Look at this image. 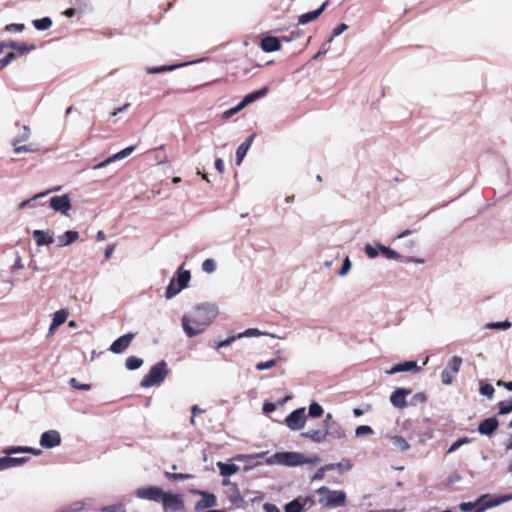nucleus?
I'll return each mask as SVG.
<instances>
[{"label": "nucleus", "mask_w": 512, "mask_h": 512, "mask_svg": "<svg viewBox=\"0 0 512 512\" xmlns=\"http://www.w3.org/2000/svg\"><path fill=\"white\" fill-rule=\"evenodd\" d=\"M143 364V360L136 356H129L126 359L125 366L128 370H136L140 368Z\"/></svg>", "instance_id": "nucleus-37"}, {"label": "nucleus", "mask_w": 512, "mask_h": 512, "mask_svg": "<svg viewBox=\"0 0 512 512\" xmlns=\"http://www.w3.org/2000/svg\"><path fill=\"white\" fill-rule=\"evenodd\" d=\"M512 412V400L499 403V414L505 415Z\"/></svg>", "instance_id": "nucleus-47"}, {"label": "nucleus", "mask_w": 512, "mask_h": 512, "mask_svg": "<svg viewBox=\"0 0 512 512\" xmlns=\"http://www.w3.org/2000/svg\"><path fill=\"white\" fill-rule=\"evenodd\" d=\"M32 23L37 30L41 31L47 30L52 26V20L49 17L33 20Z\"/></svg>", "instance_id": "nucleus-36"}, {"label": "nucleus", "mask_w": 512, "mask_h": 512, "mask_svg": "<svg viewBox=\"0 0 512 512\" xmlns=\"http://www.w3.org/2000/svg\"><path fill=\"white\" fill-rule=\"evenodd\" d=\"M5 46H6V48L17 50L20 54H24L25 52L29 51L30 49H34L33 45L28 47V46H26L24 44H19V43L14 42V41L5 42Z\"/></svg>", "instance_id": "nucleus-39"}, {"label": "nucleus", "mask_w": 512, "mask_h": 512, "mask_svg": "<svg viewBox=\"0 0 512 512\" xmlns=\"http://www.w3.org/2000/svg\"><path fill=\"white\" fill-rule=\"evenodd\" d=\"M256 336H269L271 338H278V339H285V336H279L272 333L262 332L257 328H249L245 330L244 332L238 333L237 338L241 339L244 337H256Z\"/></svg>", "instance_id": "nucleus-22"}, {"label": "nucleus", "mask_w": 512, "mask_h": 512, "mask_svg": "<svg viewBox=\"0 0 512 512\" xmlns=\"http://www.w3.org/2000/svg\"><path fill=\"white\" fill-rule=\"evenodd\" d=\"M470 442V439L467 438V437H463V438H459L458 440H456L448 449V453H453L455 452L457 449H459L462 445L464 444H467Z\"/></svg>", "instance_id": "nucleus-46"}, {"label": "nucleus", "mask_w": 512, "mask_h": 512, "mask_svg": "<svg viewBox=\"0 0 512 512\" xmlns=\"http://www.w3.org/2000/svg\"><path fill=\"white\" fill-rule=\"evenodd\" d=\"M134 335L129 333L116 339L110 346V351L115 354L124 352L130 345Z\"/></svg>", "instance_id": "nucleus-17"}, {"label": "nucleus", "mask_w": 512, "mask_h": 512, "mask_svg": "<svg viewBox=\"0 0 512 512\" xmlns=\"http://www.w3.org/2000/svg\"><path fill=\"white\" fill-rule=\"evenodd\" d=\"M308 412L311 417L318 418L323 414V408L318 403L313 402L309 405Z\"/></svg>", "instance_id": "nucleus-42"}, {"label": "nucleus", "mask_w": 512, "mask_h": 512, "mask_svg": "<svg viewBox=\"0 0 512 512\" xmlns=\"http://www.w3.org/2000/svg\"><path fill=\"white\" fill-rule=\"evenodd\" d=\"M59 189L60 188L57 187L55 189H51V190H47L45 192L38 193V194L34 195L33 197H31L30 199H27V200H24V201L20 202L19 205H18V208L19 209H25L27 207H34L36 200H38L40 198H43L46 195H48L49 193H51L52 191H57Z\"/></svg>", "instance_id": "nucleus-29"}, {"label": "nucleus", "mask_w": 512, "mask_h": 512, "mask_svg": "<svg viewBox=\"0 0 512 512\" xmlns=\"http://www.w3.org/2000/svg\"><path fill=\"white\" fill-rule=\"evenodd\" d=\"M183 64H180V65H171V66H158V67H151V68H148L147 69V72L150 73V74H155V73H162V72H166V71H172L180 66H182Z\"/></svg>", "instance_id": "nucleus-43"}, {"label": "nucleus", "mask_w": 512, "mask_h": 512, "mask_svg": "<svg viewBox=\"0 0 512 512\" xmlns=\"http://www.w3.org/2000/svg\"><path fill=\"white\" fill-rule=\"evenodd\" d=\"M494 392V387L490 384H484L480 388V393L484 396H487L489 399L493 397Z\"/></svg>", "instance_id": "nucleus-50"}, {"label": "nucleus", "mask_w": 512, "mask_h": 512, "mask_svg": "<svg viewBox=\"0 0 512 512\" xmlns=\"http://www.w3.org/2000/svg\"><path fill=\"white\" fill-rule=\"evenodd\" d=\"M348 29V25L342 23L340 25H338L336 28H334L333 30V35L332 37L328 40V43L332 42L333 38L334 37H337L339 35H341L344 31H346Z\"/></svg>", "instance_id": "nucleus-57"}, {"label": "nucleus", "mask_w": 512, "mask_h": 512, "mask_svg": "<svg viewBox=\"0 0 512 512\" xmlns=\"http://www.w3.org/2000/svg\"><path fill=\"white\" fill-rule=\"evenodd\" d=\"M102 512H126L124 508L120 506H110L102 510Z\"/></svg>", "instance_id": "nucleus-64"}, {"label": "nucleus", "mask_w": 512, "mask_h": 512, "mask_svg": "<svg viewBox=\"0 0 512 512\" xmlns=\"http://www.w3.org/2000/svg\"><path fill=\"white\" fill-rule=\"evenodd\" d=\"M254 135L249 136L242 144L239 145L236 151V164L240 165L244 159V157L247 154V151L249 150L252 141H253Z\"/></svg>", "instance_id": "nucleus-25"}, {"label": "nucleus", "mask_w": 512, "mask_h": 512, "mask_svg": "<svg viewBox=\"0 0 512 512\" xmlns=\"http://www.w3.org/2000/svg\"><path fill=\"white\" fill-rule=\"evenodd\" d=\"M218 308L214 304H200L182 317V328L192 338L201 334L217 317Z\"/></svg>", "instance_id": "nucleus-1"}, {"label": "nucleus", "mask_w": 512, "mask_h": 512, "mask_svg": "<svg viewBox=\"0 0 512 512\" xmlns=\"http://www.w3.org/2000/svg\"><path fill=\"white\" fill-rule=\"evenodd\" d=\"M3 453L7 455H14L18 453H31L33 455L38 456L42 453V451L40 449H35L28 446H14L4 449Z\"/></svg>", "instance_id": "nucleus-24"}, {"label": "nucleus", "mask_w": 512, "mask_h": 512, "mask_svg": "<svg viewBox=\"0 0 512 512\" xmlns=\"http://www.w3.org/2000/svg\"><path fill=\"white\" fill-rule=\"evenodd\" d=\"M498 425V420L495 417H491L479 424L478 431L482 435L490 436L497 429Z\"/></svg>", "instance_id": "nucleus-20"}, {"label": "nucleus", "mask_w": 512, "mask_h": 512, "mask_svg": "<svg viewBox=\"0 0 512 512\" xmlns=\"http://www.w3.org/2000/svg\"><path fill=\"white\" fill-rule=\"evenodd\" d=\"M79 238V233L77 231H66L62 235L58 236V247H65L73 242H75Z\"/></svg>", "instance_id": "nucleus-26"}, {"label": "nucleus", "mask_w": 512, "mask_h": 512, "mask_svg": "<svg viewBox=\"0 0 512 512\" xmlns=\"http://www.w3.org/2000/svg\"><path fill=\"white\" fill-rule=\"evenodd\" d=\"M196 493L202 496L195 504L196 511L213 508L217 505V498L214 494L205 491H196Z\"/></svg>", "instance_id": "nucleus-13"}, {"label": "nucleus", "mask_w": 512, "mask_h": 512, "mask_svg": "<svg viewBox=\"0 0 512 512\" xmlns=\"http://www.w3.org/2000/svg\"><path fill=\"white\" fill-rule=\"evenodd\" d=\"M390 440L394 447L399 451H406L410 448L409 443L402 436H391Z\"/></svg>", "instance_id": "nucleus-33"}, {"label": "nucleus", "mask_w": 512, "mask_h": 512, "mask_svg": "<svg viewBox=\"0 0 512 512\" xmlns=\"http://www.w3.org/2000/svg\"><path fill=\"white\" fill-rule=\"evenodd\" d=\"M306 414L304 408H299L291 412L286 418L285 423L291 430H300L306 423Z\"/></svg>", "instance_id": "nucleus-9"}, {"label": "nucleus", "mask_w": 512, "mask_h": 512, "mask_svg": "<svg viewBox=\"0 0 512 512\" xmlns=\"http://www.w3.org/2000/svg\"><path fill=\"white\" fill-rule=\"evenodd\" d=\"M217 467L220 470V474L224 477H229L238 472L239 467L235 464H227L223 462H217Z\"/></svg>", "instance_id": "nucleus-31"}, {"label": "nucleus", "mask_w": 512, "mask_h": 512, "mask_svg": "<svg viewBox=\"0 0 512 512\" xmlns=\"http://www.w3.org/2000/svg\"><path fill=\"white\" fill-rule=\"evenodd\" d=\"M263 509L265 512H281L280 509L276 505L271 504V503H265L263 505Z\"/></svg>", "instance_id": "nucleus-63"}, {"label": "nucleus", "mask_w": 512, "mask_h": 512, "mask_svg": "<svg viewBox=\"0 0 512 512\" xmlns=\"http://www.w3.org/2000/svg\"><path fill=\"white\" fill-rule=\"evenodd\" d=\"M61 443L60 433L56 430L44 432L40 437V445L44 448H54Z\"/></svg>", "instance_id": "nucleus-12"}, {"label": "nucleus", "mask_w": 512, "mask_h": 512, "mask_svg": "<svg viewBox=\"0 0 512 512\" xmlns=\"http://www.w3.org/2000/svg\"><path fill=\"white\" fill-rule=\"evenodd\" d=\"M167 376V364L165 361H160L153 365L150 371L141 380V386L149 388L155 385H159L164 381Z\"/></svg>", "instance_id": "nucleus-4"}, {"label": "nucleus", "mask_w": 512, "mask_h": 512, "mask_svg": "<svg viewBox=\"0 0 512 512\" xmlns=\"http://www.w3.org/2000/svg\"><path fill=\"white\" fill-rule=\"evenodd\" d=\"M302 453L299 452H278L267 459L268 464H280L285 466L301 465Z\"/></svg>", "instance_id": "nucleus-5"}, {"label": "nucleus", "mask_w": 512, "mask_h": 512, "mask_svg": "<svg viewBox=\"0 0 512 512\" xmlns=\"http://www.w3.org/2000/svg\"><path fill=\"white\" fill-rule=\"evenodd\" d=\"M5 30L8 32H22L24 30L23 24H8L5 26Z\"/></svg>", "instance_id": "nucleus-59"}, {"label": "nucleus", "mask_w": 512, "mask_h": 512, "mask_svg": "<svg viewBox=\"0 0 512 512\" xmlns=\"http://www.w3.org/2000/svg\"><path fill=\"white\" fill-rule=\"evenodd\" d=\"M166 476L169 479H172L174 481L188 480V479L192 478L191 474H184V473H173V474L166 473Z\"/></svg>", "instance_id": "nucleus-53"}, {"label": "nucleus", "mask_w": 512, "mask_h": 512, "mask_svg": "<svg viewBox=\"0 0 512 512\" xmlns=\"http://www.w3.org/2000/svg\"><path fill=\"white\" fill-rule=\"evenodd\" d=\"M410 394V390L405 388H397L390 396L391 404L398 408L403 409L407 407L406 396Z\"/></svg>", "instance_id": "nucleus-16"}, {"label": "nucleus", "mask_w": 512, "mask_h": 512, "mask_svg": "<svg viewBox=\"0 0 512 512\" xmlns=\"http://www.w3.org/2000/svg\"><path fill=\"white\" fill-rule=\"evenodd\" d=\"M377 248L387 259H391V260L400 259V254L389 247H386L380 243H377Z\"/></svg>", "instance_id": "nucleus-34"}, {"label": "nucleus", "mask_w": 512, "mask_h": 512, "mask_svg": "<svg viewBox=\"0 0 512 512\" xmlns=\"http://www.w3.org/2000/svg\"><path fill=\"white\" fill-rule=\"evenodd\" d=\"M165 512H177L184 508V502L179 494L164 492L161 502Z\"/></svg>", "instance_id": "nucleus-8"}, {"label": "nucleus", "mask_w": 512, "mask_h": 512, "mask_svg": "<svg viewBox=\"0 0 512 512\" xmlns=\"http://www.w3.org/2000/svg\"><path fill=\"white\" fill-rule=\"evenodd\" d=\"M487 497H488V495L486 494V495H482L481 497H479L475 502H464V503H461L459 505V508L462 511H465V512L471 511L477 505L481 504L484 501V499H486Z\"/></svg>", "instance_id": "nucleus-38"}, {"label": "nucleus", "mask_w": 512, "mask_h": 512, "mask_svg": "<svg viewBox=\"0 0 512 512\" xmlns=\"http://www.w3.org/2000/svg\"><path fill=\"white\" fill-rule=\"evenodd\" d=\"M511 327V323L509 321L502 322H491L486 324L487 329H499V330H507Z\"/></svg>", "instance_id": "nucleus-44"}, {"label": "nucleus", "mask_w": 512, "mask_h": 512, "mask_svg": "<svg viewBox=\"0 0 512 512\" xmlns=\"http://www.w3.org/2000/svg\"><path fill=\"white\" fill-rule=\"evenodd\" d=\"M236 339H238L237 335H233L231 337H228L227 339H225L223 341H220L217 344V348L227 347V346L231 345Z\"/></svg>", "instance_id": "nucleus-60"}, {"label": "nucleus", "mask_w": 512, "mask_h": 512, "mask_svg": "<svg viewBox=\"0 0 512 512\" xmlns=\"http://www.w3.org/2000/svg\"><path fill=\"white\" fill-rule=\"evenodd\" d=\"M216 262L214 259H206L202 263V270L206 273H213L216 270Z\"/></svg>", "instance_id": "nucleus-45"}, {"label": "nucleus", "mask_w": 512, "mask_h": 512, "mask_svg": "<svg viewBox=\"0 0 512 512\" xmlns=\"http://www.w3.org/2000/svg\"><path fill=\"white\" fill-rule=\"evenodd\" d=\"M308 502V499L297 498L287 503L284 507L285 512H303L305 504Z\"/></svg>", "instance_id": "nucleus-27"}, {"label": "nucleus", "mask_w": 512, "mask_h": 512, "mask_svg": "<svg viewBox=\"0 0 512 512\" xmlns=\"http://www.w3.org/2000/svg\"><path fill=\"white\" fill-rule=\"evenodd\" d=\"M32 236L38 246L50 245L54 242L53 235L43 230H34Z\"/></svg>", "instance_id": "nucleus-21"}, {"label": "nucleus", "mask_w": 512, "mask_h": 512, "mask_svg": "<svg viewBox=\"0 0 512 512\" xmlns=\"http://www.w3.org/2000/svg\"><path fill=\"white\" fill-rule=\"evenodd\" d=\"M371 434H373V430L370 426H367V425L358 426L355 430V435L357 437H361L364 435H371Z\"/></svg>", "instance_id": "nucleus-48"}, {"label": "nucleus", "mask_w": 512, "mask_h": 512, "mask_svg": "<svg viewBox=\"0 0 512 512\" xmlns=\"http://www.w3.org/2000/svg\"><path fill=\"white\" fill-rule=\"evenodd\" d=\"M23 267H24V265L22 263V259H21L20 255L16 254V258H15L14 264L12 266V269L20 270V269H23Z\"/></svg>", "instance_id": "nucleus-62"}, {"label": "nucleus", "mask_w": 512, "mask_h": 512, "mask_svg": "<svg viewBox=\"0 0 512 512\" xmlns=\"http://www.w3.org/2000/svg\"><path fill=\"white\" fill-rule=\"evenodd\" d=\"M510 500H512V495H504V496L497 497L489 502L484 503L482 505V507L478 508L475 512H483L485 509L499 506V505H501L505 502H508Z\"/></svg>", "instance_id": "nucleus-28"}, {"label": "nucleus", "mask_w": 512, "mask_h": 512, "mask_svg": "<svg viewBox=\"0 0 512 512\" xmlns=\"http://www.w3.org/2000/svg\"><path fill=\"white\" fill-rule=\"evenodd\" d=\"M328 428L331 437L335 439H344L346 437V432L339 423L333 422Z\"/></svg>", "instance_id": "nucleus-32"}, {"label": "nucleus", "mask_w": 512, "mask_h": 512, "mask_svg": "<svg viewBox=\"0 0 512 512\" xmlns=\"http://www.w3.org/2000/svg\"><path fill=\"white\" fill-rule=\"evenodd\" d=\"M320 495L319 503L324 507L337 508L346 502V493L343 490H331L326 486H322L316 490Z\"/></svg>", "instance_id": "nucleus-2"}, {"label": "nucleus", "mask_w": 512, "mask_h": 512, "mask_svg": "<svg viewBox=\"0 0 512 512\" xmlns=\"http://www.w3.org/2000/svg\"><path fill=\"white\" fill-rule=\"evenodd\" d=\"M351 269V261L349 259V257H346L345 260L343 261V265L341 267V269L339 270V276H345L348 274V272L350 271Z\"/></svg>", "instance_id": "nucleus-56"}, {"label": "nucleus", "mask_w": 512, "mask_h": 512, "mask_svg": "<svg viewBox=\"0 0 512 512\" xmlns=\"http://www.w3.org/2000/svg\"><path fill=\"white\" fill-rule=\"evenodd\" d=\"M329 435L328 426L323 427L322 429H310L301 434L302 437L310 439L314 443H322L326 437Z\"/></svg>", "instance_id": "nucleus-18"}, {"label": "nucleus", "mask_w": 512, "mask_h": 512, "mask_svg": "<svg viewBox=\"0 0 512 512\" xmlns=\"http://www.w3.org/2000/svg\"><path fill=\"white\" fill-rule=\"evenodd\" d=\"M320 462H321V458L317 455H314L312 457H306L304 454H302L301 465H303V464H318Z\"/></svg>", "instance_id": "nucleus-55"}, {"label": "nucleus", "mask_w": 512, "mask_h": 512, "mask_svg": "<svg viewBox=\"0 0 512 512\" xmlns=\"http://www.w3.org/2000/svg\"><path fill=\"white\" fill-rule=\"evenodd\" d=\"M136 496L140 499L160 503L164 496V491L156 486L141 487L136 490Z\"/></svg>", "instance_id": "nucleus-10"}, {"label": "nucleus", "mask_w": 512, "mask_h": 512, "mask_svg": "<svg viewBox=\"0 0 512 512\" xmlns=\"http://www.w3.org/2000/svg\"><path fill=\"white\" fill-rule=\"evenodd\" d=\"M364 250L367 254V256L371 259H374L378 256V250L373 247L371 244H366L364 247Z\"/></svg>", "instance_id": "nucleus-58"}, {"label": "nucleus", "mask_w": 512, "mask_h": 512, "mask_svg": "<svg viewBox=\"0 0 512 512\" xmlns=\"http://www.w3.org/2000/svg\"><path fill=\"white\" fill-rule=\"evenodd\" d=\"M266 93H267V88H265V87L260 90L249 93L242 99L241 104L245 108L247 105H249V104L253 103L254 101L265 96Z\"/></svg>", "instance_id": "nucleus-30"}, {"label": "nucleus", "mask_w": 512, "mask_h": 512, "mask_svg": "<svg viewBox=\"0 0 512 512\" xmlns=\"http://www.w3.org/2000/svg\"><path fill=\"white\" fill-rule=\"evenodd\" d=\"M261 48L265 52H274L278 51L281 47V44L276 37L268 36L261 40L260 44Z\"/></svg>", "instance_id": "nucleus-23"}, {"label": "nucleus", "mask_w": 512, "mask_h": 512, "mask_svg": "<svg viewBox=\"0 0 512 512\" xmlns=\"http://www.w3.org/2000/svg\"><path fill=\"white\" fill-rule=\"evenodd\" d=\"M69 384L74 388L78 390H85L88 391L91 389V386L89 384H80L75 378H71L69 380Z\"/></svg>", "instance_id": "nucleus-54"}, {"label": "nucleus", "mask_w": 512, "mask_h": 512, "mask_svg": "<svg viewBox=\"0 0 512 512\" xmlns=\"http://www.w3.org/2000/svg\"><path fill=\"white\" fill-rule=\"evenodd\" d=\"M134 150H135L134 146L126 147L123 150H121V151L113 154L112 156L108 157L104 161L94 165L93 169L94 170L102 169V168L110 165L111 163H113L115 161L122 160V159L128 157L129 155H131Z\"/></svg>", "instance_id": "nucleus-11"}, {"label": "nucleus", "mask_w": 512, "mask_h": 512, "mask_svg": "<svg viewBox=\"0 0 512 512\" xmlns=\"http://www.w3.org/2000/svg\"><path fill=\"white\" fill-rule=\"evenodd\" d=\"M329 3H330V0H325L324 2H322L320 7L317 8L316 10L300 15L298 18V24L306 25V24L316 20L323 13V11L326 9V7L329 5Z\"/></svg>", "instance_id": "nucleus-15"}, {"label": "nucleus", "mask_w": 512, "mask_h": 512, "mask_svg": "<svg viewBox=\"0 0 512 512\" xmlns=\"http://www.w3.org/2000/svg\"><path fill=\"white\" fill-rule=\"evenodd\" d=\"M191 274L190 271L184 270L181 266L177 271V277L170 280L166 288L165 297L171 299L188 286Z\"/></svg>", "instance_id": "nucleus-3"}, {"label": "nucleus", "mask_w": 512, "mask_h": 512, "mask_svg": "<svg viewBox=\"0 0 512 512\" xmlns=\"http://www.w3.org/2000/svg\"><path fill=\"white\" fill-rule=\"evenodd\" d=\"M418 372L420 368L415 361H406L404 363H399L394 365L389 370H386L387 374L393 375L401 372Z\"/></svg>", "instance_id": "nucleus-19"}, {"label": "nucleus", "mask_w": 512, "mask_h": 512, "mask_svg": "<svg viewBox=\"0 0 512 512\" xmlns=\"http://www.w3.org/2000/svg\"><path fill=\"white\" fill-rule=\"evenodd\" d=\"M244 107L242 106L241 102L236 105L235 107L231 108V109H228L227 111H225L223 113V118L224 119H229L230 117H232L233 115H235L236 113L240 112Z\"/></svg>", "instance_id": "nucleus-51"}, {"label": "nucleus", "mask_w": 512, "mask_h": 512, "mask_svg": "<svg viewBox=\"0 0 512 512\" xmlns=\"http://www.w3.org/2000/svg\"><path fill=\"white\" fill-rule=\"evenodd\" d=\"M326 471L323 467L319 468L316 473L312 476L311 481H320L324 478Z\"/></svg>", "instance_id": "nucleus-61"}, {"label": "nucleus", "mask_w": 512, "mask_h": 512, "mask_svg": "<svg viewBox=\"0 0 512 512\" xmlns=\"http://www.w3.org/2000/svg\"><path fill=\"white\" fill-rule=\"evenodd\" d=\"M11 144L14 147L15 154L35 152L37 150V148L34 144L20 145V143H16V142H11Z\"/></svg>", "instance_id": "nucleus-35"}, {"label": "nucleus", "mask_w": 512, "mask_h": 512, "mask_svg": "<svg viewBox=\"0 0 512 512\" xmlns=\"http://www.w3.org/2000/svg\"><path fill=\"white\" fill-rule=\"evenodd\" d=\"M30 136H31L30 128L27 125H23L22 132L18 136H16L12 140V142H16V143L26 142L27 140H29Z\"/></svg>", "instance_id": "nucleus-40"}, {"label": "nucleus", "mask_w": 512, "mask_h": 512, "mask_svg": "<svg viewBox=\"0 0 512 512\" xmlns=\"http://www.w3.org/2000/svg\"><path fill=\"white\" fill-rule=\"evenodd\" d=\"M67 317H68V312L64 309H61L54 313L52 321H54V325L60 326L67 320Z\"/></svg>", "instance_id": "nucleus-41"}, {"label": "nucleus", "mask_w": 512, "mask_h": 512, "mask_svg": "<svg viewBox=\"0 0 512 512\" xmlns=\"http://www.w3.org/2000/svg\"><path fill=\"white\" fill-rule=\"evenodd\" d=\"M16 58V54L8 52L3 58L0 59V68H4L9 65Z\"/></svg>", "instance_id": "nucleus-49"}, {"label": "nucleus", "mask_w": 512, "mask_h": 512, "mask_svg": "<svg viewBox=\"0 0 512 512\" xmlns=\"http://www.w3.org/2000/svg\"><path fill=\"white\" fill-rule=\"evenodd\" d=\"M0 458V471L21 466L29 461V457H12L7 455Z\"/></svg>", "instance_id": "nucleus-14"}, {"label": "nucleus", "mask_w": 512, "mask_h": 512, "mask_svg": "<svg viewBox=\"0 0 512 512\" xmlns=\"http://www.w3.org/2000/svg\"><path fill=\"white\" fill-rule=\"evenodd\" d=\"M462 365V358L459 356H452L445 369L441 373V381L444 385H450L456 375L458 374L460 367Z\"/></svg>", "instance_id": "nucleus-6"}, {"label": "nucleus", "mask_w": 512, "mask_h": 512, "mask_svg": "<svg viewBox=\"0 0 512 512\" xmlns=\"http://www.w3.org/2000/svg\"><path fill=\"white\" fill-rule=\"evenodd\" d=\"M275 365H276V360L271 359V360H268L265 362H260V363L256 364V369L259 371L267 370V369L273 368Z\"/></svg>", "instance_id": "nucleus-52"}, {"label": "nucleus", "mask_w": 512, "mask_h": 512, "mask_svg": "<svg viewBox=\"0 0 512 512\" xmlns=\"http://www.w3.org/2000/svg\"><path fill=\"white\" fill-rule=\"evenodd\" d=\"M50 207L64 216H69L72 208L71 200L68 194L53 196L49 200Z\"/></svg>", "instance_id": "nucleus-7"}]
</instances>
